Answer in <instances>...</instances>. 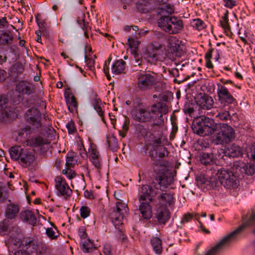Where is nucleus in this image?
<instances>
[{
  "label": "nucleus",
  "mask_w": 255,
  "mask_h": 255,
  "mask_svg": "<svg viewBox=\"0 0 255 255\" xmlns=\"http://www.w3.org/2000/svg\"><path fill=\"white\" fill-rule=\"evenodd\" d=\"M197 184L203 186L207 189H215L223 186L227 189H234L238 187L239 183L234 173L228 169L222 168L217 169L215 175L209 178L204 176L197 178Z\"/></svg>",
  "instance_id": "nucleus-1"
},
{
  "label": "nucleus",
  "mask_w": 255,
  "mask_h": 255,
  "mask_svg": "<svg viewBox=\"0 0 255 255\" xmlns=\"http://www.w3.org/2000/svg\"><path fill=\"white\" fill-rule=\"evenodd\" d=\"M133 108L130 111L131 118L136 122L144 123L151 121H155L157 115L160 113L167 114L168 109L166 104L163 102H158L150 106L148 109L145 104L139 98L134 99L132 102Z\"/></svg>",
  "instance_id": "nucleus-2"
},
{
  "label": "nucleus",
  "mask_w": 255,
  "mask_h": 255,
  "mask_svg": "<svg viewBox=\"0 0 255 255\" xmlns=\"http://www.w3.org/2000/svg\"><path fill=\"white\" fill-rule=\"evenodd\" d=\"M219 127V124L213 119L201 116L193 122L192 129L194 133L201 136L213 135Z\"/></svg>",
  "instance_id": "nucleus-3"
},
{
  "label": "nucleus",
  "mask_w": 255,
  "mask_h": 255,
  "mask_svg": "<svg viewBox=\"0 0 255 255\" xmlns=\"http://www.w3.org/2000/svg\"><path fill=\"white\" fill-rule=\"evenodd\" d=\"M235 138L234 129L227 124L220 123L217 131L210 136V141L215 145H223L232 141Z\"/></svg>",
  "instance_id": "nucleus-4"
},
{
  "label": "nucleus",
  "mask_w": 255,
  "mask_h": 255,
  "mask_svg": "<svg viewBox=\"0 0 255 255\" xmlns=\"http://www.w3.org/2000/svg\"><path fill=\"white\" fill-rule=\"evenodd\" d=\"M141 192L142 194L139 197V210L144 219H149L152 217L151 206L149 203L153 200L155 191L150 186L144 185L141 187Z\"/></svg>",
  "instance_id": "nucleus-5"
},
{
  "label": "nucleus",
  "mask_w": 255,
  "mask_h": 255,
  "mask_svg": "<svg viewBox=\"0 0 255 255\" xmlns=\"http://www.w3.org/2000/svg\"><path fill=\"white\" fill-rule=\"evenodd\" d=\"M25 119L30 125H26L22 128V131L18 133L19 135L23 134V131L26 134H31L41 127V113L36 108H32L28 109L25 113Z\"/></svg>",
  "instance_id": "nucleus-6"
},
{
  "label": "nucleus",
  "mask_w": 255,
  "mask_h": 255,
  "mask_svg": "<svg viewBox=\"0 0 255 255\" xmlns=\"http://www.w3.org/2000/svg\"><path fill=\"white\" fill-rule=\"evenodd\" d=\"M157 23L160 28L170 34L179 33L183 27V21L180 18L168 15L160 16Z\"/></svg>",
  "instance_id": "nucleus-7"
},
{
  "label": "nucleus",
  "mask_w": 255,
  "mask_h": 255,
  "mask_svg": "<svg viewBox=\"0 0 255 255\" xmlns=\"http://www.w3.org/2000/svg\"><path fill=\"white\" fill-rule=\"evenodd\" d=\"M158 185H155L156 190H163L173 183L174 175L172 171L162 168L158 171L155 178Z\"/></svg>",
  "instance_id": "nucleus-8"
},
{
  "label": "nucleus",
  "mask_w": 255,
  "mask_h": 255,
  "mask_svg": "<svg viewBox=\"0 0 255 255\" xmlns=\"http://www.w3.org/2000/svg\"><path fill=\"white\" fill-rule=\"evenodd\" d=\"M156 80L155 74L153 72L141 73L137 75V88L141 92L148 91L155 83Z\"/></svg>",
  "instance_id": "nucleus-9"
},
{
  "label": "nucleus",
  "mask_w": 255,
  "mask_h": 255,
  "mask_svg": "<svg viewBox=\"0 0 255 255\" xmlns=\"http://www.w3.org/2000/svg\"><path fill=\"white\" fill-rule=\"evenodd\" d=\"M217 104L221 108H226L229 110L230 105L236 101L234 97L229 93L228 89L221 84L217 85Z\"/></svg>",
  "instance_id": "nucleus-10"
},
{
  "label": "nucleus",
  "mask_w": 255,
  "mask_h": 255,
  "mask_svg": "<svg viewBox=\"0 0 255 255\" xmlns=\"http://www.w3.org/2000/svg\"><path fill=\"white\" fill-rule=\"evenodd\" d=\"M243 154V149L236 144H232L227 148H220L218 150V157L222 159H224V156L239 157L242 156Z\"/></svg>",
  "instance_id": "nucleus-11"
},
{
  "label": "nucleus",
  "mask_w": 255,
  "mask_h": 255,
  "mask_svg": "<svg viewBox=\"0 0 255 255\" xmlns=\"http://www.w3.org/2000/svg\"><path fill=\"white\" fill-rule=\"evenodd\" d=\"M168 57L173 61H177L182 56L185 55L184 46L180 44V42H170L168 45Z\"/></svg>",
  "instance_id": "nucleus-12"
},
{
  "label": "nucleus",
  "mask_w": 255,
  "mask_h": 255,
  "mask_svg": "<svg viewBox=\"0 0 255 255\" xmlns=\"http://www.w3.org/2000/svg\"><path fill=\"white\" fill-rule=\"evenodd\" d=\"M168 154L167 148L164 145L151 147L149 151V156L151 159L156 162L159 160L158 157L159 159L163 158Z\"/></svg>",
  "instance_id": "nucleus-13"
},
{
  "label": "nucleus",
  "mask_w": 255,
  "mask_h": 255,
  "mask_svg": "<svg viewBox=\"0 0 255 255\" xmlns=\"http://www.w3.org/2000/svg\"><path fill=\"white\" fill-rule=\"evenodd\" d=\"M163 189V190H156L154 192V195L159 194L157 200L161 207H165L170 205L173 202V195L171 193H167Z\"/></svg>",
  "instance_id": "nucleus-14"
},
{
  "label": "nucleus",
  "mask_w": 255,
  "mask_h": 255,
  "mask_svg": "<svg viewBox=\"0 0 255 255\" xmlns=\"http://www.w3.org/2000/svg\"><path fill=\"white\" fill-rule=\"evenodd\" d=\"M55 187L62 196H70L72 193V190L66 183L65 180L60 176H57L55 179Z\"/></svg>",
  "instance_id": "nucleus-15"
},
{
  "label": "nucleus",
  "mask_w": 255,
  "mask_h": 255,
  "mask_svg": "<svg viewBox=\"0 0 255 255\" xmlns=\"http://www.w3.org/2000/svg\"><path fill=\"white\" fill-rule=\"evenodd\" d=\"M170 213L166 207H160L154 214V218L156 219L158 224L164 225L169 220Z\"/></svg>",
  "instance_id": "nucleus-16"
},
{
  "label": "nucleus",
  "mask_w": 255,
  "mask_h": 255,
  "mask_svg": "<svg viewBox=\"0 0 255 255\" xmlns=\"http://www.w3.org/2000/svg\"><path fill=\"white\" fill-rule=\"evenodd\" d=\"M146 136L149 142V144L151 147L164 145V141L166 140L165 136L163 135L162 132L155 133L154 134H147Z\"/></svg>",
  "instance_id": "nucleus-17"
},
{
  "label": "nucleus",
  "mask_w": 255,
  "mask_h": 255,
  "mask_svg": "<svg viewBox=\"0 0 255 255\" xmlns=\"http://www.w3.org/2000/svg\"><path fill=\"white\" fill-rule=\"evenodd\" d=\"M125 215L115 208L110 212L109 218L116 228L119 229V226L124 224Z\"/></svg>",
  "instance_id": "nucleus-18"
},
{
  "label": "nucleus",
  "mask_w": 255,
  "mask_h": 255,
  "mask_svg": "<svg viewBox=\"0 0 255 255\" xmlns=\"http://www.w3.org/2000/svg\"><path fill=\"white\" fill-rule=\"evenodd\" d=\"M217 160V155L212 152H202L199 156L200 163L206 166L215 164Z\"/></svg>",
  "instance_id": "nucleus-19"
},
{
  "label": "nucleus",
  "mask_w": 255,
  "mask_h": 255,
  "mask_svg": "<svg viewBox=\"0 0 255 255\" xmlns=\"http://www.w3.org/2000/svg\"><path fill=\"white\" fill-rule=\"evenodd\" d=\"M16 88L19 93L28 95L33 94L35 91L32 84L24 81L18 82L16 85Z\"/></svg>",
  "instance_id": "nucleus-20"
},
{
  "label": "nucleus",
  "mask_w": 255,
  "mask_h": 255,
  "mask_svg": "<svg viewBox=\"0 0 255 255\" xmlns=\"http://www.w3.org/2000/svg\"><path fill=\"white\" fill-rule=\"evenodd\" d=\"M19 163L23 167H27L35 160V156L31 152L24 150L21 154Z\"/></svg>",
  "instance_id": "nucleus-21"
},
{
  "label": "nucleus",
  "mask_w": 255,
  "mask_h": 255,
  "mask_svg": "<svg viewBox=\"0 0 255 255\" xmlns=\"http://www.w3.org/2000/svg\"><path fill=\"white\" fill-rule=\"evenodd\" d=\"M245 163L242 161H236L232 166V172L236 175L237 179L244 177L245 174Z\"/></svg>",
  "instance_id": "nucleus-22"
},
{
  "label": "nucleus",
  "mask_w": 255,
  "mask_h": 255,
  "mask_svg": "<svg viewBox=\"0 0 255 255\" xmlns=\"http://www.w3.org/2000/svg\"><path fill=\"white\" fill-rule=\"evenodd\" d=\"M19 211V208L17 205L10 203L5 208V216L9 220L14 219Z\"/></svg>",
  "instance_id": "nucleus-23"
},
{
  "label": "nucleus",
  "mask_w": 255,
  "mask_h": 255,
  "mask_svg": "<svg viewBox=\"0 0 255 255\" xmlns=\"http://www.w3.org/2000/svg\"><path fill=\"white\" fill-rule=\"evenodd\" d=\"M21 219L30 225H34L37 222L35 216L30 210L22 211L20 213Z\"/></svg>",
  "instance_id": "nucleus-24"
},
{
  "label": "nucleus",
  "mask_w": 255,
  "mask_h": 255,
  "mask_svg": "<svg viewBox=\"0 0 255 255\" xmlns=\"http://www.w3.org/2000/svg\"><path fill=\"white\" fill-rule=\"evenodd\" d=\"M164 114H165L160 113L159 115H157L155 120L156 122L151 125V129L147 134H154L155 133H157L159 132H162L159 126L163 124L164 120L163 115Z\"/></svg>",
  "instance_id": "nucleus-25"
},
{
  "label": "nucleus",
  "mask_w": 255,
  "mask_h": 255,
  "mask_svg": "<svg viewBox=\"0 0 255 255\" xmlns=\"http://www.w3.org/2000/svg\"><path fill=\"white\" fill-rule=\"evenodd\" d=\"M13 40V35L9 31L0 30V44L7 45L11 43Z\"/></svg>",
  "instance_id": "nucleus-26"
},
{
  "label": "nucleus",
  "mask_w": 255,
  "mask_h": 255,
  "mask_svg": "<svg viewBox=\"0 0 255 255\" xmlns=\"http://www.w3.org/2000/svg\"><path fill=\"white\" fill-rule=\"evenodd\" d=\"M126 62L123 60L116 61L112 66V71L115 74L125 73Z\"/></svg>",
  "instance_id": "nucleus-27"
},
{
  "label": "nucleus",
  "mask_w": 255,
  "mask_h": 255,
  "mask_svg": "<svg viewBox=\"0 0 255 255\" xmlns=\"http://www.w3.org/2000/svg\"><path fill=\"white\" fill-rule=\"evenodd\" d=\"M23 150L20 146H14L10 147L9 149V153L11 158L14 160L19 159Z\"/></svg>",
  "instance_id": "nucleus-28"
},
{
  "label": "nucleus",
  "mask_w": 255,
  "mask_h": 255,
  "mask_svg": "<svg viewBox=\"0 0 255 255\" xmlns=\"http://www.w3.org/2000/svg\"><path fill=\"white\" fill-rule=\"evenodd\" d=\"M8 102V99L4 96H0V111H1V114H5V116L7 118L9 117V113L10 110L7 108Z\"/></svg>",
  "instance_id": "nucleus-29"
},
{
  "label": "nucleus",
  "mask_w": 255,
  "mask_h": 255,
  "mask_svg": "<svg viewBox=\"0 0 255 255\" xmlns=\"http://www.w3.org/2000/svg\"><path fill=\"white\" fill-rule=\"evenodd\" d=\"M150 243L154 251L157 254H161L162 251L161 240L158 237H154L151 239Z\"/></svg>",
  "instance_id": "nucleus-30"
},
{
  "label": "nucleus",
  "mask_w": 255,
  "mask_h": 255,
  "mask_svg": "<svg viewBox=\"0 0 255 255\" xmlns=\"http://www.w3.org/2000/svg\"><path fill=\"white\" fill-rule=\"evenodd\" d=\"M195 106V105L194 103L187 100L184 105L183 111L185 114H188L190 116H192L194 112Z\"/></svg>",
  "instance_id": "nucleus-31"
},
{
  "label": "nucleus",
  "mask_w": 255,
  "mask_h": 255,
  "mask_svg": "<svg viewBox=\"0 0 255 255\" xmlns=\"http://www.w3.org/2000/svg\"><path fill=\"white\" fill-rule=\"evenodd\" d=\"M31 146L36 147H39L44 144H47L46 141L41 136H37L32 137L30 139Z\"/></svg>",
  "instance_id": "nucleus-32"
},
{
  "label": "nucleus",
  "mask_w": 255,
  "mask_h": 255,
  "mask_svg": "<svg viewBox=\"0 0 255 255\" xmlns=\"http://www.w3.org/2000/svg\"><path fill=\"white\" fill-rule=\"evenodd\" d=\"M11 72L18 76L22 74L24 70V66L19 62L15 63L11 67Z\"/></svg>",
  "instance_id": "nucleus-33"
},
{
  "label": "nucleus",
  "mask_w": 255,
  "mask_h": 255,
  "mask_svg": "<svg viewBox=\"0 0 255 255\" xmlns=\"http://www.w3.org/2000/svg\"><path fill=\"white\" fill-rule=\"evenodd\" d=\"M66 104L68 106V110L71 112L73 111V108L77 107V103L74 96H72L70 97L69 95L65 96Z\"/></svg>",
  "instance_id": "nucleus-34"
},
{
  "label": "nucleus",
  "mask_w": 255,
  "mask_h": 255,
  "mask_svg": "<svg viewBox=\"0 0 255 255\" xmlns=\"http://www.w3.org/2000/svg\"><path fill=\"white\" fill-rule=\"evenodd\" d=\"M9 224L10 221L7 219L0 222V235H4L9 232Z\"/></svg>",
  "instance_id": "nucleus-35"
},
{
  "label": "nucleus",
  "mask_w": 255,
  "mask_h": 255,
  "mask_svg": "<svg viewBox=\"0 0 255 255\" xmlns=\"http://www.w3.org/2000/svg\"><path fill=\"white\" fill-rule=\"evenodd\" d=\"M94 109L97 111L98 115L102 117V120L104 122L103 117L104 111L102 108V102L100 99H95L93 102Z\"/></svg>",
  "instance_id": "nucleus-36"
},
{
  "label": "nucleus",
  "mask_w": 255,
  "mask_h": 255,
  "mask_svg": "<svg viewBox=\"0 0 255 255\" xmlns=\"http://www.w3.org/2000/svg\"><path fill=\"white\" fill-rule=\"evenodd\" d=\"M107 142L110 148L113 151H116L118 148V140L113 135L107 137Z\"/></svg>",
  "instance_id": "nucleus-37"
},
{
  "label": "nucleus",
  "mask_w": 255,
  "mask_h": 255,
  "mask_svg": "<svg viewBox=\"0 0 255 255\" xmlns=\"http://www.w3.org/2000/svg\"><path fill=\"white\" fill-rule=\"evenodd\" d=\"M159 10H160V11L158 12V14H160L161 16L162 15H166V14L170 15L173 14L174 12V8L169 4H167L163 7L159 8Z\"/></svg>",
  "instance_id": "nucleus-38"
},
{
  "label": "nucleus",
  "mask_w": 255,
  "mask_h": 255,
  "mask_svg": "<svg viewBox=\"0 0 255 255\" xmlns=\"http://www.w3.org/2000/svg\"><path fill=\"white\" fill-rule=\"evenodd\" d=\"M255 174V165L252 162L245 163V174L252 176Z\"/></svg>",
  "instance_id": "nucleus-39"
},
{
  "label": "nucleus",
  "mask_w": 255,
  "mask_h": 255,
  "mask_svg": "<svg viewBox=\"0 0 255 255\" xmlns=\"http://www.w3.org/2000/svg\"><path fill=\"white\" fill-rule=\"evenodd\" d=\"M95 249V248L93 247V244L89 239L82 244V250L84 253L92 252Z\"/></svg>",
  "instance_id": "nucleus-40"
},
{
  "label": "nucleus",
  "mask_w": 255,
  "mask_h": 255,
  "mask_svg": "<svg viewBox=\"0 0 255 255\" xmlns=\"http://www.w3.org/2000/svg\"><path fill=\"white\" fill-rule=\"evenodd\" d=\"M208 95L204 93H199L197 94L195 97V102L201 108L203 106V104L206 99V97H208Z\"/></svg>",
  "instance_id": "nucleus-41"
},
{
  "label": "nucleus",
  "mask_w": 255,
  "mask_h": 255,
  "mask_svg": "<svg viewBox=\"0 0 255 255\" xmlns=\"http://www.w3.org/2000/svg\"><path fill=\"white\" fill-rule=\"evenodd\" d=\"M206 99L205 101H204L203 106L201 107V108L206 110H210L213 107L214 105V101L213 98L208 96V97H206Z\"/></svg>",
  "instance_id": "nucleus-42"
},
{
  "label": "nucleus",
  "mask_w": 255,
  "mask_h": 255,
  "mask_svg": "<svg viewBox=\"0 0 255 255\" xmlns=\"http://www.w3.org/2000/svg\"><path fill=\"white\" fill-rule=\"evenodd\" d=\"M192 25L198 30L203 29L205 26L203 21L199 18L193 19L192 22Z\"/></svg>",
  "instance_id": "nucleus-43"
},
{
  "label": "nucleus",
  "mask_w": 255,
  "mask_h": 255,
  "mask_svg": "<svg viewBox=\"0 0 255 255\" xmlns=\"http://www.w3.org/2000/svg\"><path fill=\"white\" fill-rule=\"evenodd\" d=\"M157 51V49L153 50L152 51L147 50L146 52L147 58H149L152 61H156L158 60Z\"/></svg>",
  "instance_id": "nucleus-44"
},
{
  "label": "nucleus",
  "mask_w": 255,
  "mask_h": 255,
  "mask_svg": "<svg viewBox=\"0 0 255 255\" xmlns=\"http://www.w3.org/2000/svg\"><path fill=\"white\" fill-rule=\"evenodd\" d=\"M214 51V49L211 48L208 50V52L206 54L205 59L206 61V67L208 68H212L213 67V65L210 60L212 58V54Z\"/></svg>",
  "instance_id": "nucleus-45"
},
{
  "label": "nucleus",
  "mask_w": 255,
  "mask_h": 255,
  "mask_svg": "<svg viewBox=\"0 0 255 255\" xmlns=\"http://www.w3.org/2000/svg\"><path fill=\"white\" fill-rule=\"evenodd\" d=\"M115 209L125 214L127 213V211L128 210L127 205L121 201L117 202L116 207Z\"/></svg>",
  "instance_id": "nucleus-46"
},
{
  "label": "nucleus",
  "mask_w": 255,
  "mask_h": 255,
  "mask_svg": "<svg viewBox=\"0 0 255 255\" xmlns=\"http://www.w3.org/2000/svg\"><path fill=\"white\" fill-rule=\"evenodd\" d=\"M247 156L255 162V143L252 144L247 151Z\"/></svg>",
  "instance_id": "nucleus-47"
},
{
  "label": "nucleus",
  "mask_w": 255,
  "mask_h": 255,
  "mask_svg": "<svg viewBox=\"0 0 255 255\" xmlns=\"http://www.w3.org/2000/svg\"><path fill=\"white\" fill-rule=\"evenodd\" d=\"M131 54L133 55L134 58L135 63L134 65H141L142 63V59L140 57L139 54H138L136 49H134L132 50Z\"/></svg>",
  "instance_id": "nucleus-48"
},
{
  "label": "nucleus",
  "mask_w": 255,
  "mask_h": 255,
  "mask_svg": "<svg viewBox=\"0 0 255 255\" xmlns=\"http://www.w3.org/2000/svg\"><path fill=\"white\" fill-rule=\"evenodd\" d=\"M37 253L41 255H44L46 254L48 250V246L43 243H39L37 246Z\"/></svg>",
  "instance_id": "nucleus-49"
},
{
  "label": "nucleus",
  "mask_w": 255,
  "mask_h": 255,
  "mask_svg": "<svg viewBox=\"0 0 255 255\" xmlns=\"http://www.w3.org/2000/svg\"><path fill=\"white\" fill-rule=\"evenodd\" d=\"M228 110H227L226 108L225 111L224 112L219 113L217 117L222 121H227L228 119H231V116Z\"/></svg>",
  "instance_id": "nucleus-50"
},
{
  "label": "nucleus",
  "mask_w": 255,
  "mask_h": 255,
  "mask_svg": "<svg viewBox=\"0 0 255 255\" xmlns=\"http://www.w3.org/2000/svg\"><path fill=\"white\" fill-rule=\"evenodd\" d=\"M90 209L87 206H82L80 208V215L81 217L85 219L90 215Z\"/></svg>",
  "instance_id": "nucleus-51"
},
{
  "label": "nucleus",
  "mask_w": 255,
  "mask_h": 255,
  "mask_svg": "<svg viewBox=\"0 0 255 255\" xmlns=\"http://www.w3.org/2000/svg\"><path fill=\"white\" fill-rule=\"evenodd\" d=\"M62 173L65 175L67 178L71 179L75 177L76 174L75 173L72 171V170L70 169V167H67L66 169H64L62 171Z\"/></svg>",
  "instance_id": "nucleus-52"
},
{
  "label": "nucleus",
  "mask_w": 255,
  "mask_h": 255,
  "mask_svg": "<svg viewBox=\"0 0 255 255\" xmlns=\"http://www.w3.org/2000/svg\"><path fill=\"white\" fill-rule=\"evenodd\" d=\"M128 46L130 48L137 49L140 41L135 40L133 38L129 37L128 39Z\"/></svg>",
  "instance_id": "nucleus-53"
},
{
  "label": "nucleus",
  "mask_w": 255,
  "mask_h": 255,
  "mask_svg": "<svg viewBox=\"0 0 255 255\" xmlns=\"http://www.w3.org/2000/svg\"><path fill=\"white\" fill-rule=\"evenodd\" d=\"M46 234L47 236L52 240L55 239L58 237L57 235H55V232L51 228H48L46 230Z\"/></svg>",
  "instance_id": "nucleus-54"
},
{
  "label": "nucleus",
  "mask_w": 255,
  "mask_h": 255,
  "mask_svg": "<svg viewBox=\"0 0 255 255\" xmlns=\"http://www.w3.org/2000/svg\"><path fill=\"white\" fill-rule=\"evenodd\" d=\"M94 166L97 169H100L101 167V159L99 157L94 158H91L90 160Z\"/></svg>",
  "instance_id": "nucleus-55"
},
{
  "label": "nucleus",
  "mask_w": 255,
  "mask_h": 255,
  "mask_svg": "<svg viewBox=\"0 0 255 255\" xmlns=\"http://www.w3.org/2000/svg\"><path fill=\"white\" fill-rule=\"evenodd\" d=\"M85 62L87 63V66L89 69L91 70L94 66L95 61L92 58H88L86 54L85 55Z\"/></svg>",
  "instance_id": "nucleus-56"
},
{
  "label": "nucleus",
  "mask_w": 255,
  "mask_h": 255,
  "mask_svg": "<svg viewBox=\"0 0 255 255\" xmlns=\"http://www.w3.org/2000/svg\"><path fill=\"white\" fill-rule=\"evenodd\" d=\"M66 128L69 134H73L76 131V128L73 122L68 123L66 125Z\"/></svg>",
  "instance_id": "nucleus-57"
},
{
  "label": "nucleus",
  "mask_w": 255,
  "mask_h": 255,
  "mask_svg": "<svg viewBox=\"0 0 255 255\" xmlns=\"http://www.w3.org/2000/svg\"><path fill=\"white\" fill-rule=\"evenodd\" d=\"M75 161L74 159L73 156H67L66 158V162L65 165L67 167H71L75 163Z\"/></svg>",
  "instance_id": "nucleus-58"
},
{
  "label": "nucleus",
  "mask_w": 255,
  "mask_h": 255,
  "mask_svg": "<svg viewBox=\"0 0 255 255\" xmlns=\"http://www.w3.org/2000/svg\"><path fill=\"white\" fill-rule=\"evenodd\" d=\"M79 236L81 239H85L87 236V234L86 232V228L85 227H80L79 228V232H78Z\"/></svg>",
  "instance_id": "nucleus-59"
},
{
  "label": "nucleus",
  "mask_w": 255,
  "mask_h": 255,
  "mask_svg": "<svg viewBox=\"0 0 255 255\" xmlns=\"http://www.w3.org/2000/svg\"><path fill=\"white\" fill-rule=\"evenodd\" d=\"M193 217L194 215L193 214H185L182 219L181 223L184 224L185 223L189 222Z\"/></svg>",
  "instance_id": "nucleus-60"
},
{
  "label": "nucleus",
  "mask_w": 255,
  "mask_h": 255,
  "mask_svg": "<svg viewBox=\"0 0 255 255\" xmlns=\"http://www.w3.org/2000/svg\"><path fill=\"white\" fill-rule=\"evenodd\" d=\"M36 22L38 24V25L40 28V30H41V32H42V35H44V31H45V25L46 24V22H44V21H42V22H39L38 21V19L37 18V17H36Z\"/></svg>",
  "instance_id": "nucleus-61"
},
{
  "label": "nucleus",
  "mask_w": 255,
  "mask_h": 255,
  "mask_svg": "<svg viewBox=\"0 0 255 255\" xmlns=\"http://www.w3.org/2000/svg\"><path fill=\"white\" fill-rule=\"evenodd\" d=\"M89 152L90 154V157H89L90 160L91 158H94L99 157V152L96 149L91 148Z\"/></svg>",
  "instance_id": "nucleus-62"
},
{
  "label": "nucleus",
  "mask_w": 255,
  "mask_h": 255,
  "mask_svg": "<svg viewBox=\"0 0 255 255\" xmlns=\"http://www.w3.org/2000/svg\"><path fill=\"white\" fill-rule=\"evenodd\" d=\"M220 23L222 27L225 30H229L230 26L228 23V19H223V20L220 21Z\"/></svg>",
  "instance_id": "nucleus-63"
},
{
  "label": "nucleus",
  "mask_w": 255,
  "mask_h": 255,
  "mask_svg": "<svg viewBox=\"0 0 255 255\" xmlns=\"http://www.w3.org/2000/svg\"><path fill=\"white\" fill-rule=\"evenodd\" d=\"M225 2V6L226 7L232 8L234 6L236 5V1L234 0H224Z\"/></svg>",
  "instance_id": "nucleus-64"
}]
</instances>
